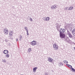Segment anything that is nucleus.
<instances>
[{"mask_svg": "<svg viewBox=\"0 0 75 75\" xmlns=\"http://www.w3.org/2000/svg\"><path fill=\"white\" fill-rule=\"evenodd\" d=\"M53 46L55 50H58V46L56 45V44H54L53 45Z\"/></svg>", "mask_w": 75, "mask_h": 75, "instance_id": "nucleus-2", "label": "nucleus"}, {"mask_svg": "<svg viewBox=\"0 0 75 75\" xmlns=\"http://www.w3.org/2000/svg\"><path fill=\"white\" fill-rule=\"evenodd\" d=\"M74 44H75V43H74Z\"/></svg>", "mask_w": 75, "mask_h": 75, "instance_id": "nucleus-38", "label": "nucleus"}, {"mask_svg": "<svg viewBox=\"0 0 75 75\" xmlns=\"http://www.w3.org/2000/svg\"><path fill=\"white\" fill-rule=\"evenodd\" d=\"M8 52V50H5L4 51V54H7Z\"/></svg>", "mask_w": 75, "mask_h": 75, "instance_id": "nucleus-7", "label": "nucleus"}, {"mask_svg": "<svg viewBox=\"0 0 75 75\" xmlns=\"http://www.w3.org/2000/svg\"><path fill=\"white\" fill-rule=\"evenodd\" d=\"M60 37L61 38H64L65 37V34L63 33H59Z\"/></svg>", "mask_w": 75, "mask_h": 75, "instance_id": "nucleus-1", "label": "nucleus"}, {"mask_svg": "<svg viewBox=\"0 0 75 75\" xmlns=\"http://www.w3.org/2000/svg\"><path fill=\"white\" fill-rule=\"evenodd\" d=\"M36 44H37V43L35 42V40H33L30 43L31 45H36Z\"/></svg>", "mask_w": 75, "mask_h": 75, "instance_id": "nucleus-3", "label": "nucleus"}, {"mask_svg": "<svg viewBox=\"0 0 75 75\" xmlns=\"http://www.w3.org/2000/svg\"><path fill=\"white\" fill-rule=\"evenodd\" d=\"M48 75V73L47 72H46L45 73V75Z\"/></svg>", "mask_w": 75, "mask_h": 75, "instance_id": "nucleus-26", "label": "nucleus"}, {"mask_svg": "<svg viewBox=\"0 0 75 75\" xmlns=\"http://www.w3.org/2000/svg\"><path fill=\"white\" fill-rule=\"evenodd\" d=\"M65 63H66V62H65Z\"/></svg>", "mask_w": 75, "mask_h": 75, "instance_id": "nucleus-37", "label": "nucleus"}, {"mask_svg": "<svg viewBox=\"0 0 75 75\" xmlns=\"http://www.w3.org/2000/svg\"><path fill=\"white\" fill-rule=\"evenodd\" d=\"M57 31H59V29L60 28V27H56Z\"/></svg>", "mask_w": 75, "mask_h": 75, "instance_id": "nucleus-25", "label": "nucleus"}, {"mask_svg": "<svg viewBox=\"0 0 75 75\" xmlns=\"http://www.w3.org/2000/svg\"><path fill=\"white\" fill-rule=\"evenodd\" d=\"M6 57H7V58H8L9 57V54H7L6 55H5Z\"/></svg>", "mask_w": 75, "mask_h": 75, "instance_id": "nucleus-19", "label": "nucleus"}, {"mask_svg": "<svg viewBox=\"0 0 75 75\" xmlns=\"http://www.w3.org/2000/svg\"><path fill=\"white\" fill-rule=\"evenodd\" d=\"M68 67H69V68H71L72 67V66L71 65L70 66H69Z\"/></svg>", "mask_w": 75, "mask_h": 75, "instance_id": "nucleus-31", "label": "nucleus"}, {"mask_svg": "<svg viewBox=\"0 0 75 75\" xmlns=\"http://www.w3.org/2000/svg\"><path fill=\"white\" fill-rule=\"evenodd\" d=\"M71 34V33H70V32L68 30H67V35H69V34Z\"/></svg>", "mask_w": 75, "mask_h": 75, "instance_id": "nucleus-18", "label": "nucleus"}, {"mask_svg": "<svg viewBox=\"0 0 75 75\" xmlns=\"http://www.w3.org/2000/svg\"><path fill=\"white\" fill-rule=\"evenodd\" d=\"M2 61L3 62H4L5 63H6V59H2Z\"/></svg>", "mask_w": 75, "mask_h": 75, "instance_id": "nucleus-22", "label": "nucleus"}, {"mask_svg": "<svg viewBox=\"0 0 75 75\" xmlns=\"http://www.w3.org/2000/svg\"><path fill=\"white\" fill-rule=\"evenodd\" d=\"M47 17H44L43 18V19L44 20H45V21H46V20H47Z\"/></svg>", "mask_w": 75, "mask_h": 75, "instance_id": "nucleus-17", "label": "nucleus"}, {"mask_svg": "<svg viewBox=\"0 0 75 75\" xmlns=\"http://www.w3.org/2000/svg\"><path fill=\"white\" fill-rule=\"evenodd\" d=\"M56 27H61V25H59V24H57V25L56 26Z\"/></svg>", "mask_w": 75, "mask_h": 75, "instance_id": "nucleus-24", "label": "nucleus"}, {"mask_svg": "<svg viewBox=\"0 0 75 75\" xmlns=\"http://www.w3.org/2000/svg\"><path fill=\"white\" fill-rule=\"evenodd\" d=\"M37 67H34L33 69V72H35L36 71V70H37Z\"/></svg>", "mask_w": 75, "mask_h": 75, "instance_id": "nucleus-10", "label": "nucleus"}, {"mask_svg": "<svg viewBox=\"0 0 75 75\" xmlns=\"http://www.w3.org/2000/svg\"><path fill=\"white\" fill-rule=\"evenodd\" d=\"M64 65V64H63V63H62V62H60L59 63V67H62V66H63Z\"/></svg>", "mask_w": 75, "mask_h": 75, "instance_id": "nucleus-8", "label": "nucleus"}, {"mask_svg": "<svg viewBox=\"0 0 75 75\" xmlns=\"http://www.w3.org/2000/svg\"><path fill=\"white\" fill-rule=\"evenodd\" d=\"M4 32H5V34H7V33L8 32V30H7L6 29H5V30H4Z\"/></svg>", "mask_w": 75, "mask_h": 75, "instance_id": "nucleus-12", "label": "nucleus"}, {"mask_svg": "<svg viewBox=\"0 0 75 75\" xmlns=\"http://www.w3.org/2000/svg\"><path fill=\"white\" fill-rule=\"evenodd\" d=\"M73 9V7L72 6H70L68 8V10L70 11L72 10Z\"/></svg>", "mask_w": 75, "mask_h": 75, "instance_id": "nucleus-9", "label": "nucleus"}, {"mask_svg": "<svg viewBox=\"0 0 75 75\" xmlns=\"http://www.w3.org/2000/svg\"><path fill=\"white\" fill-rule=\"evenodd\" d=\"M67 8H68V7H66L64 9V10H67Z\"/></svg>", "mask_w": 75, "mask_h": 75, "instance_id": "nucleus-29", "label": "nucleus"}, {"mask_svg": "<svg viewBox=\"0 0 75 75\" xmlns=\"http://www.w3.org/2000/svg\"><path fill=\"white\" fill-rule=\"evenodd\" d=\"M72 33L73 34V35L75 36V29H73L72 31Z\"/></svg>", "mask_w": 75, "mask_h": 75, "instance_id": "nucleus-11", "label": "nucleus"}, {"mask_svg": "<svg viewBox=\"0 0 75 75\" xmlns=\"http://www.w3.org/2000/svg\"><path fill=\"white\" fill-rule=\"evenodd\" d=\"M71 71H72V72H75V69L71 67Z\"/></svg>", "mask_w": 75, "mask_h": 75, "instance_id": "nucleus-13", "label": "nucleus"}, {"mask_svg": "<svg viewBox=\"0 0 75 75\" xmlns=\"http://www.w3.org/2000/svg\"><path fill=\"white\" fill-rule=\"evenodd\" d=\"M30 21H33V19L31 18H30Z\"/></svg>", "mask_w": 75, "mask_h": 75, "instance_id": "nucleus-28", "label": "nucleus"}, {"mask_svg": "<svg viewBox=\"0 0 75 75\" xmlns=\"http://www.w3.org/2000/svg\"><path fill=\"white\" fill-rule=\"evenodd\" d=\"M72 28H71V29H70V31H72Z\"/></svg>", "mask_w": 75, "mask_h": 75, "instance_id": "nucleus-35", "label": "nucleus"}, {"mask_svg": "<svg viewBox=\"0 0 75 75\" xmlns=\"http://www.w3.org/2000/svg\"><path fill=\"white\" fill-rule=\"evenodd\" d=\"M65 30L64 29H62V33H65Z\"/></svg>", "mask_w": 75, "mask_h": 75, "instance_id": "nucleus-21", "label": "nucleus"}, {"mask_svg": "<svg viewBox=\"0 0 75 75\" xmlns=\"http://www.w3.org/2000/svg\"><path fill=\"white\" fill-rule=\"evenodd\" d=\"M18 41V39H17V38L16 39V41Z\"/></svg>", "mask_w": 75, "mask_h": 75, "instance_id": "nucleus-36", "label": "nucleus"}, {"mask_svg": "<svg viewBox=\"0 0 75 75\" xmlns=\"http://www.w3.org/2000/svg\"><path fill=\"white\" fill-rule=\"evenodd\" d=\"M9 35H13V33H9Z\"/></svg>", "mask_w": 75, "mask_h": 75, "instance_id": "nucleus-32", "label": "nucleus"}, {"mask_svg": "<svg viewBox=\"0 0 75 75\" xmlns=\"http://www.w3.org/2000/svg\"><path fill=\"white\" fill-rule=\"evenodd\" d=\"M66 65H67V67H69V66H71V65L68 64H67Z\"/></svg>", "mask_w": 75, "mask_h": 75, "instance_id": "nucleus-30", "label": "nucleus"}, {"mask_svg": "<svg viewBox=\"0 0 75 75\" xmlns=\"http://www.w3.org/2000/svg\"><path fill=\"white\" fill-rule=\"evenodd\" d=\"M31 51V48H30L29 49V52H30Z\"/></svg>", "mask_w": 75, "mask_h": 75, "instance_id": "nucleus-27", "label": "nucleus"}, {"mask_svg": "<svg viewBox=\"0 0 75 75\" xmlns=\"http://www.w3.org/2000/svg\"><path fill=\"white\" fill-rule=\"evenodd\" d=\"M51 7V10H54V9H55L57 8V7L55 5H53Z\"/></svg>", "mask_w": 75, "mask_h": 75, "instance_id": "nucleus-5", "label": "nucleus"}, {"mask_svg": "<svg viewBox=\"0 0 75 75\" xmlns=\"http://www.w3.org/2000/svg\"><path fill=\"white\" fill-rule=\"evenodd\" d=\"M68 35L70 38H72V35L71 34V33H70V34H69V35Z\"/></svg>", "mask_w": 75, "mask_h": 75, "instance_id": "nucleus-15", "label": "nucleus"}, {"mask_svg": "<svg viewBox=\"0 0 75 75\" xmlns=\"http://www.w3.org/2000/svg\"><path fill=\"white\" fill-rule=\"evenodd\" d=\"M10 33L12 34H13V31H10Z\"/></svg>", "mask_w": 75, "mask_h": 75, "instance_id": "nucleus-33", "label": "nucleus"}, {"mask_svg": "<svg viewBox=\"0 0 75 75\" xmlns=\"http://www.w3.org/2000/svg\"><path fill=\"white\" fill-rule=\"evenodd\" d=\"M49 20H50V17H47V19L46 20V21H49Z\"/></svg>", "mask_w": 75, "mask_h": 75, "instance_id": "nucleus-20", "label": "nucleus"}, {"mask_svg": "<svg viewBox=\"0 0 75 75\" xmlns=\"http://www.w3.org/2000/svg\"><path fill=\"white\" fill-rule=\"evenodd\" d=\"M59 32L60 33L59 34H60V33H62V28H60V30H59Z\"/></svg>", "mask_w": 75, "mask_h": 75, "instance_id": "nucleus-14", "label": "nucleus"}, {"mask_svg": "<svg viewBox=\"0 0 75 75\" xmlns=\"http://www.w3.org/2000/svg\"><path fill=\"white\" fill-rule=\"evenodd\" d=\"M19 40L20 41H21V40L22 39V38H23V37H22L21 36H19Z\"/></svg>", "mask_w": 75, "mask_h": 75, "instance_id": "nucleus-16", "label": "nucleus"}, {"mask_svg": "<svg viewBox=\"0 0 75 75\" xmlns=\"http://www.w3.org/2000/svg\"><path fill=\"white\" fill-rule=\"evenodd\" d=\"M63 62H64V63H65V62H66V64H68V61L67 60H64L63 61Z\"/></svg>", "mask_w": 75, "mask_h": 75, "instance_id": "nucleus-23", "label": "nucleus"}, {"mask_svg": "<svg viewBox=\"0 0 75 75\" xmlns=\"http://www.w3.org/2000/svg\"><path fill=\"white\" fill-rule=\"evenodd\" d=\"M67 39H68L69 40L68 41V42H69V41H71V40H70V39H69V38H67Z\"/></svg>", "mask_w": 75, "mask_h": 75, "instance_id": "nucleus-34", "label": "nucleus"}, {"mask_svg": "<svg viewBox=\"0 0 75 75\" xmlns=\"http://www.w3.org/2000/svg\"><path fill=\"white\" fill-rule=\"evenodd\" d=\"M25 29L26 31L27 35H29V34L28 33V30L27 27H25Z\"/></svg>", "mask_w": 75, "mask_h": 75, "instance_id": "nucleus-6", "label": "nucleus"}, {"mask_svg": "<svg viewBox=\"0 0 75 75\" xmlns=\"http://www.w3.org/2000/svg\"><path fill=\"white\" fill-rule=\"evenodd\" d=\"M10 45V44H9Z\"/></svg>", "mask_w": 75, "mask_h": 75, "instance_id": "nucleus-39", "label": "nucleus"}, {"mask_svg": "<svg viewBox=\"0 0 75 75\" xmlns=\"http://www.w3.org/2000/svg\"><path fill=\"white\" fill-rule=\"evenodd\" d=\"M48 61L49 62H52V61H53V59H52V58L49 57L48 58Z\"/></svg>", "mask_w": 75, "mask_h": 75, "instance_id": "nucleus-4", "label": "nucleus"}]
</instances>
